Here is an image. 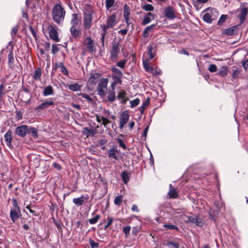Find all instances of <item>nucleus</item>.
Instances as JSON below:
<instances>
[{"mask_svg":"<svg viewBox=\"0 0 248 248\" xmlns=\"http://www.w3.org/2000/svg\"><path fill=\"white\" fill-rule=\"evenodd\" d=\"M117 21L116 20V16L115 14H113L112 15L108 17L107 22L105 25H101L102 29V37L101 40L103 45H104L105 36L107 33V31L109 28H112L117 24Z\"/></svg>","mask_w":248,"mask_h":248,"instance_id":"1","label":"nucleus"},{"mask_svg":"<svg viewBox=\"0 0 248 248\" xmlns=\"http://www.w3.org/2000/svg\"><path fill=\"white\" fill-rule=\"evenodd\" d=\"M65 12L64 9L59 4L54 6L52 15L54 21L59 24L62 23L64 18Z\"/></svg>","mask_w":248,"mask_h":248,"instance_id":"2","label":"nucleus"},{"mask_svg":"<svg viewBox=\"0 0 248 248\" xmlns=\"http://www.w3.org/2000/svg\"><path fill=\"white\" fill-rule=\"evenodd\" d=\"M202 13L203 14V20L208 23H212L213 20L217 18L219 15L218 11L216 9L212 8L206 9Z\"/></svg>","mask_w":248,"mask_h":248,"instance_id":"3","label":"nucleus"},{"mask_svg":"<svg viewBox=\"0 0 248 248\" xmlns=\"http://www.w3.org/2000/svg\"><path fill=\"white\" fill-rule=\"evenodd\" d=\"M108 79L107 78H102L98 84L97 90L98 94L101 97H104L106 95V90L107 88Z\"/></svg>","mask_w":248,"mask_h":248,"instance_id":"4","label":"nucleus"},{"mask_svg":"<svg viewBox=\"0 0 248 248\" xmlns=\"http://www.w3.org/2000/svg\"><path fill=\"white\" fill-rule=\"evenodd\" d=\"M58 28L52 25H48L47 27V30L50 38L55 42H59L60 39L59 37L58 33Z\"/></svg>","mask_w":248,"mask_h":248,"instance_id":"5","label":"nucleus"},{"mask_svg":"<svg viewBox=\"0 0 248 248\" xmlns=\"http://www.w3.org/2000/svg\"><path fill=\"white\" fill-rule=\"evenodd\" d=\"M110 69L113 73L112 78L113 80L117 82H119L120 84H122V78L123 76V74L122 71L114 66H111Z\"/></svg>","mask_w":248,"mask_h":248,"instance_id":"6","label":"nucleus"},{"mask_svg":"<svg viewBox=\"0 0 248 248\" xmlns=\"http://www.w3.org/2000/svg\"><path fill=\"white\" fill-rule=\"evenodd\" d=\"M188 219L189 222L200 227H203L205 223L204 219L199 218L196 216H189L188 217Z\"/></svg>","mask_w":248,"mask_h":248,"instance_id":"7","label":"nucleus"},{"mask_svg":"<svg viewBox=\"0 0 248 248\" xmlns=\"http://www.w3.org/2000/svg\"><path fill=\"white\" fill-rule=\"evenodd\" d=\"M129 114L128 113L124 111L123 112L120 116L119 117V122H120V125L119 128L120 129H123L124 126V125L127 123L128 120L129 119Z\"/></svg>","mask_w":248,"mask_h":248,"instance_id":"8","label":"nucleus"},{"mask_svg":"<svg viewBox=\"0 0 248 248\" xmlns=\"http://www.w3.org/2000/svg\"><path fill=\"white\" fill-rule=\"evenodd\" d=\"M89 198V195L87 194L84 195H83L80 197L74 198L73 199V202L78 206H81L88 202Z\"/></svg>","mask_w":248,"mask_h":248,"instance_id":"9","label":"nucleus"},{"mask_svg":"<svg viewBox=\"0 0 248 248\" xmlns=\"http://www.w3.org/2000/svg\"><path fill=\"white\" fill-rule=\"evenodd\" d=\"M112 50L110 52V56L112 59H116L120 51L119 43L115 41L111 42Z\"/></svg>","mask_w":248,"mask_h":248,"instance_id":"10","label":"nucleus"},{"mask_svg":"<svg viewBox=\"0 0 248 248\" xmlns=\"http://www.w3.org/2000/svg\"><path fill=\"white\" fill-rule=\"evenodd\" d=\"M28 126L26 125H21L16 127L15 133L20 137H25L28 133Z\"/></svg>","mask_w":248,"mask_h":248,"instance_id":"11","label":"nucleus"},{"mask_svg":"<svg viewBox=\"0 0 248 248\" xmlns=\"http://www.w3.org/2000/svg\"><path fill=\"white\" fill-rule=\"evenodd\" d=\"M93 17L92 14L86 13L84 15L83 19V24L85 29L88 30L90 29L92 25Z\"/></svg>","mask_w":248,"mask_h":248,"instance_id":"12","label":"nucleus"},{"mask_svg":"<svg viewBox=\"0 0 248 248\" xmlns=\"http://www.w3.org/2000/svg\"><path fill=\"white\" fill-rule=\"evenodd\" d=\"M10 216L13 222H15L21 216L20 209H13L10 211Z\"/></svg>","mask_w":248,"mask_h":248,"instance_id":"13","label":"nucleus"},{"mask_svg":"<svg viewBox=\"0 0 248 248\" xmlns=\"http://www.w3.org/2000/svg\"><path fill=\"white\" fill-rule=\"evenodd\" d=\"M119 154V151L117 150V146H113L108 150V155L109 158H113L115 160H117Z\"/></svg>","mask_w":248,"mask_h":248,"instance_id":"14","label":"nucleus"},{"mask_svg":"<svg viewBox=\"0 0 248 248\" xmlns=\"http://www.w3.org/2000/svg\"><path fill=\"white\" fill-rule=\"evenodd\" d=\"M85 44L87 46V48L88 49V51L90 52H94L95 50V47L94 46V44L93 43V40L90 37H87Z\"/></svg>","mask_w":248,"mask_h":248,"instance_id":"15","label":"nucleus"},{"mask_svg":"<svg viewBox=\"0 0 248 248\" xmlns=\"http://www.w3.org/2000/svg\"><path fill=\"white\" fill-rule=\"evenodd\" d=\"M4 139L6 145L10 147L12 145V141L13 140L12 131L9 129L4 135Z\"/></svg>","mask_w":248,"mask_h":248,"instance_id":"16","label":"nucleus"},{"mask_svg":"<svg viewBox=\"0 0 248 248\" xmlns=\"http://www.w3.org/2000/svg\"><path fill=\"white\" fill-rule=\"evenodd\" d=\"M248 13V4H246L244 7L241 8L240 9V12L238 15V17L240 20L243 22L244 21Z\"/></svg>","mask_w":248,"mask_h":248,"instance_id":"17","label":"nucleus"},{"mask_svg":"<svg viewBox=\"0 0 248 248\" xmlns=\"http://www.w3.org/2000/svg\"><path fill=\"white\" fill-rule=\"evenodd\" d=\"M165 15L167 18L171 19H174L175 17V11L174 9L170 6H168L166 8L165 10Z\"/></svg>","mask_w":248,"mask_h":248,"instance_id":"18","label":"nucleus"},{"mask_svg":"<svg viewBox=\"0 0 248 248\" xmlns=\"http://www.w3.org/2000/svg\"><path fill=\"white\" fill-rule=\"evenodd\" d=\"M54 104V101L52 100V99L51 98L49 101L45 102L38 106L36 108V110L40 111L43 109L46 108L49 106L53 105Z\"/></svg>","mask_w":248,"mask_h":248,"instance_id":"19","label":"nucleus"},{"mask_svg":"<svg viewBox=\"0 0 248 248\" xmlns=\"http://www.w3.org/2000/svg\"><path fill=\"white\" fill-rule=\"evenodd\" d=\"M154 18V15L151 13H148L145 16H144L142 24L143 25H146L149 23Z\"/></svg>","mask_w":248,"mask_h":248,"instance_id":"20","label":"nucleus"},{"mask_svg":"<svg viewBox=\"0 0 248 248\" xmlns=\"http://www.w3.org/2000/svg\"><path fill=\"white\" fill-rule=\"evenodd\" d=\"M155 47L156 46L155 44H152L149 45L148 48V54L149 55V58L150 60L152 59L155 56Z\"/></svg>","mask_w":248,"mask_h":248,"instance_id":"21","label":"nucleus"},{"mask_svg":"<svg viewBox=\"0 0 248 248\" xmlns=\"http://www.w3.org/2000/svg\"><path fill=\"white\" fill-rule=\"evenodd\" d=\"M70 32L72 36L77 38L80 37L81 35V32L79 30L76 29V27L72 26L70 28Z\"/></svg>","mask_w":248,"mask_h":248,"instance_id":"22","label":"nucleus"},{"mask_svg":"<svg viewBox=\"0 0 248 248\" xmlns=\"http://www.w3.org/2000/svg\"><path fill=\"white\" fill-rule=\"evenodd\" d=\"M27 134L30 135L35 139H37L38 138V130L35 127L28 126Z\"/></svg>","mask_w":248,"mask_h":248,"instance_id":"23","label":"nucleus"},{"mask_svg":"<svg viewBox=\"0 0 248 248\" xmlns=\"http://www.w3.org/2000/svg\"><path fill=\"white\" fill-rule=\"evenodd\" d=\"M237 29L236 26H233L225 29L222 31L223 34L227 35H232L235 34V31Z\"/></svg>","mask_w":248,"mask_h":248,"instance_id":"24","label":"nucleus"},{"mask_svg":"<svg viewBox=\"0 0 248 248\" xmlns=\"http://www.w3.org/2000/svg\"><path fill=\"white\" fill-rule=\"evenodd\" d=\"M168 195L171 199H176L178 196V193L175 188H172L171 185H170V189L168 192Z\"/></svg>","mask_w":248,"mask_h":248,"instance_id":"25","label":"nucleus"},{"mask_svg":"<svg viewBox=\"0 0 248 248\" xmlns=\"http://www.w3.org/2000/svg\"><path fill=\"white\" fill-rule=\"evenodd\" d=\"M80 21L78 15L77 14H73L72 16V19L71 21V24L72 25V26L76 27V26H78Z\"/></svg>","mask_w":248,"mask_h":248,"instance_id":"26","label":"nucleus"},{"mask_svg":"<svg viewBox=\"0 0 248 248\" xmlns=\"http://www.w3.org/2000/svg\"><path fill=\"white\" fill-rule=\"evenodd\" d=\"M53 91L52 87L51 85H48L45 88L43 93L45 96H46L53 94Z\"/></svg>","mask_w":248,"mask_h":248,"instance_id":"27","label":"nucleus"},{"mask_svg":"<svg viewBox=\"0 0 248 248\" xmlns=\"http://www.w3.org/2000/svg\"><path fill=\"white\" fill-rule=\"evenodd\" d=\"M121 176L124 183L127 184L130 180V173L126 171H124L122 172Z\"/></svg>","mask_w":248,"mask_h":248,"instance_id":"28","label":"nucleus"},{"mask_svg":"<svg viewBox=\"0 0 248 248\" xmlns=\"http://www.w3.org/2000/svg\"><path fill=\"white\" fill-rule=\"evenodd\" d=\"M143 65L146 72H150L153 70V67L150 66V63L149 60H144L143 61Z\"/></svg>","mask_w":248,"mask_h":248,"instance_id":"29","label":"nucleus"},{"mask_svg":"<svg viewBox=\"0 0 248 248\" xmlns=\"http://www.w3.org/2000/svg\"><path fill=\"white\" fill-rule=\"evenodd\" d=\"M150 98H147L143 102L142 106L139 108V110L141 113H143L145 109L150 103Z\"/></svg>","mask_w":248,"mask_h":248,"instance_id":"30","label":"nucleus"},{"mask_svg":"<svg viewBox=\"0 0 248 248\" xmlns=\"http://www.w3.org/2000/svg\"><path fill=\"white\" fill-rule=\"evenodd\" d=\"M228 67L227 66H222L217 73V74L221 77H225L228 74Z\"/></svg>","mask_w":248,"mask_h":248,"instance_id":"31","label":"nucleus"},{"mask_svg":"<svg viewBox=\"0 0 248 248\" xmlns=\"http://www.w3.org/2000/svg\"><path fill=\"white\" fill-rule=\"evenodd\" d=\"M8 65L9 67L12 68L14 63V58L12 51H11L8 54Z\"/></svg>","mask_w":248,"mask_h":248,"instance_id":"32","label":"nucleus"},{"mask_svg":"<svg viewBox=\"0 0 248 248\" xmlns=\"http://www.w3.org/2000/svg\"><path fill=\"white\" fill-rule=\"evenodd\" d=\"M68 89L72 91H78L81 89V86L78 83L70 84L68 86Z\"/></svg>","mask_w":248,"mask_h":248,"instance_id":"33","label":"nucleus"},{"mask_svg":"<svg viewBox=\"0 0 248 248\" xmlns=\"http://www.w3.org/2000/svg\"><path fill=\"white\" fill-rule=\"evenodd\" d=\"M98 78V74L97 73L92 74L89 79V81L90 83L94 84L97 82Z\"/></svg>","mask_w":248,"mask_h":248,"instance_id":"34","label":"nucleus"},{"mask_svg":"<svg viewBox=\"0 0 248 248\" xmlns=\"http://www.w3.org/2000/svg\"><path fill=\"white\" fill-rule=\"evenodd\" d=\"M116 99L115 92L114 91H109L108 93V100L110 102L115 101Z\"/></svg>","mask_w":248,"mask_h":248,"instance_id":"35","label":"nucleus"},{"mask_svg":"<svg viewBox=\"0 0 248 248\" xmlns=\"http://www.w3.org/2000/svg\"><path fill=\"white\" fill-rule=\"evenodd\" d=\"M130 14V10L128 6L126 5H124V18H129V15Z\"/></svg>","mask_w":248,"mask_h":248,"instance_id":"36","label":"nucleus"},{"mask_svg":"<svg viewBox=\"0 0 248 248\" xmlns=\"http://www.w3.org/2000/svg\"><path fill=\"white\" fill-rule=\"evenodd\" d=\"M167 246L172 248H180L179 243L175 241H168L167 242Z\"/></svg>","mask_w":248,"mask_h":248,"instance_id":"37","label":"nucleus"},{"mask_svg":"<svg viewBox=\"0 0 248 248\" xmlns=\"http://www.w3.org/2000/svg\"><path fill=\"white\" fill-rule=\"evenodd\" d=\"M41 76V70L40 68L37 69L33 75V78L35 80H39Z\"/></svg>","mask_w":248,"mask_h":248,"instance_id":"38","label":"nucleus"},{"mask_svg":"<svg viewBox=\"0 0 248 248\" xmlns=\"http://www.w3.org/2000/svg\"><path fill=\"white\" fill-rule=\"evenodd\" d=\"M241 71L239 70L238 68H236L233 70L232 74V78L233 79H236L238 78L239 75L240 74Z\"/></svg>","mask_w":248,"mask_h":248,"instance_id":"39","label":"nucleus"},{"mask_svg":"<svg viewBox=\"0 0 248 248\" xmlns=\"http://www.w3.org/2000/svg\"><path fill=\"white\" fill-rule=\"evenodd\" d=\"M142 8L146 11H153L154 10V7L150 4H145Z\"/></svg>","mask_w":248,"mask_h":248,"instance_id":"40","label":"nucleus"},{"mask_svg":"<svg viewBox=\"0 0 248 248\" xmlns=\"http://www.w3.org/2000/svg\"><path fill=\"white\" fill-rule=\"evenodd\" d=\"M123 201V197L122 195L117 196L114 199V202L116 205H120Z\"/></svg>","mask_w":248,"mask_h":248,"instance_id":"41","label":"nucleus"},{"mask_svg":"<svg viewBox=\"0 0 248 248\" xmlns=\"http://www.w3.org/2000/svg\"><path fill=\"white\" fill-rule=\"evenodd\" d=\"M100 216L99 215H96L95 217L89 219V222L91 224H95L98 220L100 219Z\"/></svg>","mask_w":248,"mask_h":248,"instance_id":"42","label":"nucleus"},{"mask_svg":"<svg viewBox=\"0 0 248 248\" xmlns=\"http://www.w3.org/2000/svg\"><path fill=\"white\" fill-rule=\"evenodd\" d=\"M84 130L90 136H94L96 134V130L93 129H89L88 128H85Z\"/></svg>","mask_w":248,"mask_h":248,"instance_id":"43","label":"nucleus"},{"mask_svg":"<svg viewBox=\"0 0 248 248\" xmlns=\"http://www.w3.org/2000/svg\"><path fill=\"white\" fill-rule=\"evenodd\" d=\"M115 0H106V7L107 10H108L114 4Z\"/></svg>","mask_w":248,"mask_h":248,"instance_id":"44","label":"nucleus"},{"mask_svg":"<svg viewBox=\"0 0 248 248\" xmlns=\"http://www.w3.org/2000/svg\"><path fill=\"white\" fill-rule=\"evenodd\" d=\"M78 95L87 99L90 102H92L93 101V99L88 94L80 93H78Z\"/></svg>","mask_w":248,"mask_h":248,"instance_id":"45","label":"nucleus"},{"mask_svg":"<svg viewBox=\"0 0 248 248\" xmlns=\"http://www.w3.org/2000/svg\"><path fill=\"white\" fill-rule=\"evenodd\" d=\"M140 102V100L139 98H136L130 101V105L131 108H134L138 106Z\"/></svg>","mask_w":248,"mask_h":248,"instance_id":"46","label":"nucleus"},{"mask_svg":"<svg viewBox=\"0 0 248 248\" xmlns=\"http://www.w3.org/2000/svg\"><path fill=\"white\" fill-rule=\"evenodd\" d=\"M227 16L225 15H222L221 17L219 18V20L218 21V25H221L227 19Z\"/></svg>","mask_w":248,"mask_h":248,"instance_id":"47","label":"nucleus"},{"mask_svg":"<svg viewBox=\"0 0 248 248\" xmlns=\"http://www.w3.org/2000/svg\"><path fill=\"white\" fill-rule=\"evenodd\" d=\"M164 227L167 228L170 230H175L176 231H178L179 230L177 226L172 224H165L164 225Z\"/></svg>","mask_w":248,"mask_h":248,"instance_id":"48","label":"nucleus"},{"mask_svg":"<svg viewBox=\"0 0 248 248\" xmlns=\"http://www.w3.org/2000/svg\"><path fill=\"white\" fill-rule=\"evenodd\" d=\"M217 66L214 64H211L209 65L208 67V70L210 72H215L217 71Z\"/></svg>","mask_w":248,"mask_h":248,"instance_id":"49","label":"nucleus"},{"mask_svg":"<svg viewBox=\"0 0 248 248\" xmlns=\"http://www.w3.org/2000/svg\"><path fill=\"white\" fill-rule=\"evenodd\" d=\"M126 60H123L117 62V65L121 68H124L125 66Z\"/></svg>","mask_w":248,"mask_h":248,"instance_id":"50","label":"nucleus"},{"mask_svg":"<svg viewBox=\"0 0 248 248\" xmlns=\"http://www.w3.org/2000/svg\"><path fill=\"white\" fill-rule=\"evenodd\" d=\"M131 230V227L130 226H126L123 228V232L126 235V236H127L128 234H129V232Z\"/></svg>","mask_w":248,"mask_h":248,"instance_id":"51","label":"nucleus"},{"mask_svg":"<svg viewBox=\"0 0 248 248\" xmlns=\"http://www.w3.org/2000/svg\"><path fill=\"white\" fill-rule=\"evenodd\" d=\"M117 141L119 143V146L121 147L123 149H126V145L123 142V141L122 140L120 139H117Z\"/></svg>","mask_w":248,"mask_h":248,"instance_id":"52","label":"nucleus"},{"mask_svg":"<svg viewBox=\"0 0 248 248\" xmlns=\"http://www.w3.org/2000/svg\"><path fill=\"white\" fill-rule=\"evenodd\" d=\"M18 30V27L17 26H16L13 28L11 31V35L12 37L15 36Z\"/></svg>","mask_w":248,"mask_h":248,"instance_id":"53","label":"nucleus"},{"mask_svg":"<svg viewBox=\"0 0 248 248\" xmlns=\"http://www.w3.org/2000/svg\"><path fill=\"white\" fill-rule=\"evenodd\" d=\"M26 208L28 209L29 211H30V212L31 213H32L33 216H38L39 215L38 214H37L36 213V212L33 210H32L31 208V207L30 206V205H28L26 207Z\"/></svg>","mask_w":248,"mask_h":248,"instance_id":"54","label":"nucleus"},{"mask_svg":"<svg viewBox=\"0 0 248 248\" xmlns=\"http://www.w3.org/2000/svg\"><path fill=\"white\" fill-rule=\"evenodd\" d=\"M126 95V92L124 91H121L118 94L119 99H124Z\"/></svg>","mask_w":248,"mask_h":248,"instance_id":"55","label":"nucleus"},{"mask_svg":"<svg viewBox=\"0 0 248 248\" xmlns=\"http://www.w3.org/2000/svg\"><path fill=\"white\" fill-rule=\"evenodd\" d=\"M150 72H151L153 75L155 76V75H158L160 74L161 71L160 69H159L158 68H156L155 69H154L153 68V70L151 71H150Z\"/></svg>","mask_w":248,"mask_h":248,"instance_id":"56","label":"nucleus"},{"mask_svg":"<svg viewBox=\"0 0 248 248\" xmlns=\"http://www.w3.org/2000/svg\"><path fill=\"white\" fill-rule=\"evenodd\" d=\"M12 202H13V209H20L18 205L17 201L15 199H13L12 200Z\"/></svg>","mask_w":248,"mask_h":248,"instance_id":"57","label":"nucleus"},{"mask_svg":"<svg viewBox=\"0 0 248 248\" xmlns=\"http://www.w3.org/2000/svg\"><path fill=\"white\" fill-rule=\"evenodd\" d=\"M60 69L61 72L64 75L67 76L68 75V72L64 64L60 68Z\"/></svg>","mask_w":248,"mask_h":248,"instance_id":"58","label":"nucleus"},{"mask_svg":"<svg viewBox=\"0 0 248 248\" xmlns=\"http://www.w3.org/2000/svg\"><path fill=\"white\" fill-rule=\"evenodd\" d=\"M108 222L107 224L105 226L104 229H107L113 222V218L112 217H108Z\"/></svg>","mask_w":248,"mask_h":248,"instance_id":"59","label":"nucleus"},{"mask_svg":"<svg viewBox=\"0 0 248 248\" xmlns=\"http://www.w3.org/2000/svg\"><path fill=\"white\" fill-rule=\"evenodd\" d=\"M59 51V48L57 45H53L52 46V52L53 54L56 53Z\"/></svg>","mask_w":248,"mask_h":248,"instance_id":"60","label":"nucleus"},{"mask_svg":"<svg viewBox=\"0 0 248 248\" xmlns=\"http://www.w3.org/2000/svg\"><path fill=\"white\" fill-rule=\"evenodd\" d=\"M4 87L3 84H1L0 86V100L2 98L3 95L4 94Z\"/></svg>","mask_w":248,"mask_h":248,"instance_id":"61","label":"nucleus"},{"mask_svg":"<svg viewBox=\"0 0 248 248\" xmlns=\"http://www.w3.org/2000/svg\"><path fill=\"white\" fill-rule=\"evenodd\" d=\"M102 121H103L102 124L106 126L108 123H109V121L108 119L104 117H101Z\"/></svg>","mask_w":248,"mask_h":248,"instance_id":"62","label":"nucleus"},{"mask_svg":"<svg viewBox=\"0 0 248 248\" xmlns=\"http://www.w3.org/2000/svg\"><path fill=\"white\" fill-rule=\"evenodd\" d=\"M90 244L92 248H97L99 246V244L96 242H95L93 240H91L90 241Z\"/></svg>","mask_w":248,"mask_h":248,"instance_id":"63","label":"nucleus"},{"mask_svg":"<svg viewBox=\"0 0 248 248\" xmlns=\"http://www.w3.org/2000/svg\"><path fill=\"white\" fill-rule=\"evenodd\" d=\"M118 84H119V82H116L115 81H113V82L111 84V90L110 91H111L115 92V86Z\"/></svg>","mask_w":248,"mask_h":248,"instance_id":"64","label":"nucleus"}]
</instances>
